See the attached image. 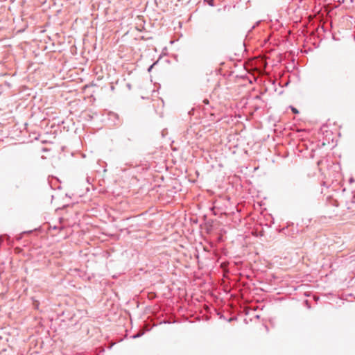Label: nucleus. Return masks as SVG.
Masks as SVG:
<instances>
[{
	"label": "nucleus",
	"instance_id": "1",
	"mask_svg": "<svg viewBox=\"0 0 355 355\" xmlns=\"http://www.w3.org/2000/svg\"><path fill=\"white\" fill-rule=\"evenodd\" d=\"M109 116H110V119L113 120L114 125H119V124H121V121H120V119H119V116L116 113L110 112L109 113Z\"/></svg>",
	"mask_w": 355,
	"mask_h": 355
},
{
	"label": "nucleus",
	"instance_id": "2",
	"mask_svg": "<svg viewBox=\"0 0 355 355\" xmlns=\"http://www.w3.org/2000/svg\"><path fill=\"white\" fill-rule=\"evenodd\" d=\"M290 108H291V111L293 112V113H294V114H298L299 113L298 110L297 108H295V107L291 105Z\"/></svg>",
	"mask_w": 355,
	"mask_h": 355
},
{
	"label": "nucleus",
	"instance_id": "3",
	"mask_svg": "<svg viewBox=\"0 0 355 355\" xmlns=\"http://www.w3.org/2000/svg\"><path fill=\"white\" fill-rule=\"evenodd\" d=\"M144 334V332H140V333H138L137 334H135L133 336H132V338L135 339V338H139L140 336H141L142 335Z\"/></svg>",
	"mask_w": 355,
	"mask_h": 355
},
{
	"label": "nucleus",
	"instance_id": "4",
	"mask_svg": "<svg viewBox=\"0 0 355 355\" xmlns=\"http://www.w3.org/2000/svg\"><path fill=\"white\" fill-rule=\"evenodd\" d=\"M39 304H40V303L37 301H35L33 302V306H34L35 309H38Z\"/></svg>",
	"mask_w": 355,
	"mask_h": 355
},
{
	"label": "nucleus",
	"instance_id": "5",
	"mask_svg": "<svg viewBox=\"0 0 355 355\" xmlns=\"http://www.w3.org/2000/svg\"><path fill=\"white\" fill-rule=\"evenodd\" d=\"M214 0H208V1H207V3H208L209 6H214Z\"/></svg>",
	"mask_w": 355,
	"mask_h": 355
},
{
	"label": "nucleus",
	"instance_id": "6",
	"mask_svg": "<svg viewBox=\"0 0 355 355\" xmlns=\"http://www.w3.org/2000/svg\"><path fill=\"white\" fill-rule=\"evenodd\" d=\"M153 65H154V64H152V65L149 67L148 71H150V70H151V69L153 68Z\"/></svg>",
	"mask_w": 355,
	"mask_h": 355
},
{
	"label": "nucleus",
	"instance_id": "7",
	"mask_svg": "<svg viewBox=\"0 0 355 355\" xmlns=\"http://www.w3.org/2000/svg\"><path fill=\"white\" fill-rule=\"evenodd\" d=\"M204 103H208V100H207V99H206V100H204Z\"/></svg>",
	"mask_w": 355,
	"mask_h": 355
}]
</instances>
